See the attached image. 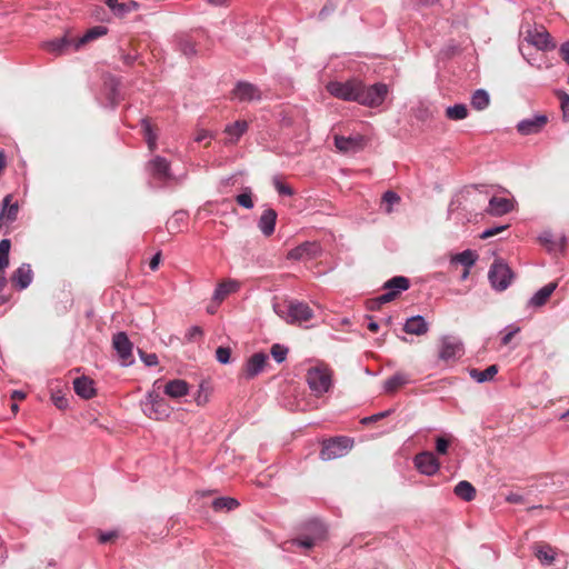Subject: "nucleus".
Here are the masks:
<instances>
[{"mask_svg":"<svg viewBox=\"0 0 569 569\" xmlns=\"http://www.w3.org/2000/svg\"><path fill=\"white\" fill-rule=\"evenodd\" d=\"M138 353H139V357L141 359V361L147 366V367H153V366H157L158 365V356L156 353H147L142 350H138Z\"/></svg>","mask_w":569,"mask_h":569,"instance_id":"obj_51","label":"nucleus"},{"mask_svg":"<svg viewBox=\"0 0 569 569\" xmlns=\"http://www.w3.org/2000/svg\"><path fill=\"white\" fill-rule=\"evenodd\" d=\"M176 46L177 49L188 58L193 57L197 53L194 42L189 36L182 34L177 37Z\"/></svg>","mask_w":569,"mask_h":569,"instance_id":"obj_39","label":"nucleus"},{"mask_svg":"<svg viewBox=\"0 0 569 569\" xmlns=\"http://www.w3.org/2000/svg\"><path fill=\"white\" fill-rule=\"evenodd\" d=\"M161 252H157L150 260L149 267L151 270H156L159 267Z\"/></svg>","mask_w":569,"mask_h":569,"instance_id":"obj_64","label":"nucleus"},{"mask_svg":"<svg viewBox=\"0 0 569 569\" xmlns=\"http://www.w3.org/2000/svg\"><path fill=\"white\" fill-rule=\"evenodd\" d=\"M183 218L182 212H176L173 218L167 222V229L170 232H174L178 230L179 220Z\"/></svg>","mask_w":569,"mask_h":569,"instance_id":"obj_56","label":"nucleus"},{"mask_svg":"<svg viewBox=\"0 0 569 569\" xmlns=\"http://www.w3.org/2000/svg\"><path fill=\"white\" fill-rule=\"evenodd\" d=\"M247 130L248 122L244 120H237L228 124L224 129V132L230 137L227 143H236Z\"/></svg>","mask_w":569,"mask_h":569,"instance_id":"obj_32","label":"nucleus"},{"mask_svg":"<svg viewBox=\"0 0 569 569\" xmlns=\"http://www.w3.org/2000/svg\"><path fill=\"white\" fill-rule=\"evenodd\" d=\"M307 383L315 396L321 397L332 388V370L323 365L307 370Z\"/></svg>","mask_w":569,"mask_h":569,"instance_id":"obj_4","label":"nucleus"},{"mask_svg":"<svg viewBox=\"0 0 569 569\" xmlns=\"http://www.w3.org/2000/svg\"><path fill=\"white\" fill-rule=\"evenodd\" d=\"M415 467L426 476H433L440 468V462L431 451H423L416 455Z\"/></svg>","mask_w":569,"mask_h":569,"instance_id":"obj_13","label":"nucleus"},{"mask_svg":"<svg viewBox=\"0 0 569 569\" xmlns=\"http://www.w3.org/2000/svg\"><path fill=\"white\" fill-rule=\"evenodd\" d=\"M560 56H561L562 60L566 61L567 64H569V41L561 44Z\"/></svg>","mask_w":569,"mask_h":569,"instance_id":"obj_62","label":"nucleus"},{"mask_svg":"<svg viewBox=\"0 0 569 569\" xmlns=\"http://www.w3.org/2000/svg\"><path fill=\"white\" fill-rule=\"evenodd\" d=\"M116 537H117V532L116 531L100 532V535H99V542L100 543H107V542L111 541Z\"/></svg>","mask_w":569,"mask_h":569,"instance_id":"obj_60","label":"nucleus"},{"mask_svg":"<svg viewBox=\"0 0 569 569\" xmlns=\"http://www.w3.org/2000/svg\"><path fill=\"white\" fill-rule=\"evenodd\" d=\"M239 501L231 497H220L212 501V507L216 511L233 510L239 507Z\"/></svg>","mask_w":569,"mask_h":569,"instance_id":"obj_42","label":"nucleus"},{"mask_svg":"<svg viewBox=\"0 0 569 569\" xmlns=\"http://www.w3.org/2000/svg\"><path fill=\"white\" fill-rule=\"evenodd\" d=\"M506 501H508L510 503H522L523 502V497L521 495H519V493L510 492L506 497Z\"/></svg>","mask_w":569,"mask_h":569,"instance_id":"obj_61","label":"nucleus"},{"mask_svg":"<svg viewBox=\"0 0 569 569\" xmlns=\"http://www.w3.org/2000/svg\"><path fill=\"white\" fill-rule=\"evenodd\" d=\"M529 43L535 46L537 49L547 51L556 48V43L552 42L550 33L543 28L528 30L525 38Z\"/></svg>","mask_w":569,"mask_h":569,"instance_id":"obj_14","label":"nucleus"},{"mask_svg":"<svg viewBox=\"0 0 569 569\" xmlns=\"http://www.w3.org/2000/svg\"><path fill=\"white\" fill-rule=\"evenodd\" d=\"M353 446V440L348 437H336L326 440L320 450V459L323 461L333 460L345 456Z\"/></svg>","mask_w":569,"mask_h":569,"instance_id":"obj_8","label":"nucleus"},{"mask_svg":"<svg viewBox=\"0 0 569 569\" xmlns=\"http://www.w3.org/2000/svg\"><path fill=\"white\" fill-rule=\"evenodd\" d=\"M163 392L172 399H178L188 395L189 385L182 379H173L166 383Z\"/></svg>","mask_w":569,"mask_h":569,"instance_id":"obj_28","label":"nucleus"},{"mask_svg":"<svg viewBox=\"0 0 569 569\" xmlns=\"http://www.w3.org/2000/svg\"><path fill=\"white\" fill-rule=\"evenodd\" d=\"M51 400L53 405L60 410H63L68 407V399L61 393H52Z\"/></svg>","mask_w":569,"mask_h":569,"instance_id":"obj_54","label":"nucleus"},{"mask_svg":"<svg viewBox=\"0 0 569 569\" xmlns=\"http://www.w3.org/2000/svg\"><path fill=\"white\" fill-rule=\"evenodd\" d=\"M465 353L462 341L453 336H443L440 339L439 359L443 361L458 360Z\"/></svg>","mask_w":569,"mask_h":569,"instance_id":"obj_10","label":"nucleus"},{"mask_svg":"<svg viewBox=\"0 0 569 569\" xmlns=\"http://www.w3.org/2000/svg\"><path fill=\"white\" fill-rule=\"evenodd\" d=\"M291 545L298 546V547H301L305 549H310L316 545V539L313 537L306 536V537H301V538L291 540Z\"/></svg>","mask_w":569,"mask_h":569,"instance_id":"obj_49","label":"nucleus"},{"mask_svg":"<svg viewBox=\"0 0 569 569\" xmlns=\"http://www.w3.org/2000/svg\"><path fill=\"white\" fill-rule=\"evenodd\" d=\"M508 227H509L508 224H501V226H497V227L487 228L486 230H483L481 232L480 238L488 239V238L493 237V236L498 234L499 232L506 230Z\"/></svg>","mask_w":569,"mask_h":569,"instance_id":"obj_53","label":"nucleus"},{"mask_svg":"<svg viewBox=\"0 0 569 569\" xmlns=\"http://www.w3.org/2000/svg\"><path fill=\"white\" fill-rule=\"evenodd\" d=\"M505 331L506 332L501 337V345L508 346L511 342L512 338L520 332V327L510 325L505 328Z\"/></svg>","mask_w":569,"mask_h":569,"instance_id":"obj_47","label":"nucleus"},{"mask_svg":"<svg viewBox=\"0 0 569 569\" xmlns=\"http://www.w3.org/2000/svg\"><path fill=\"white\" fill-rule=\"evenodd\" d=\"M429 330V325L420 315L407 319L403 325V331L409 335L422 336Z\"/></svg>","mask_w":569,"mask_h":569,"instance_id":"obj_24","label":"nucleus"},{"mask_svg":"<svg viewBox=\"0 0 569 569\" xmlns=\"http://www.w3.org/2000/svg\"><path fill=\"white\" fill-rule=\"evenodd\" d=\"M120 79L113 76H109L104 81L107 99L109 100L112 108H114L120 101Z\"/></svg>","mask_w":569,"mask_h":569,"instance_id":"obj_30","label":"nucleus"},{"mask_svg":"<svg viewBox=\"0 0 569 569\" xmlns=\"http://www.w3.org/2000/svg\"><path fill=\"white\" fill-rule=\"evenodd\" d=\"M146 170L158 188H166L171 183H180L186 176L176 177L171 171V163L161 156H154L146 163Z\"/></svg>","mask_w":569,"mask_h":569,"instance_id":"obj_1","label":"nucleus"},{"mask_svg":"<svg viewBox=\"0 0 569 569\" xmlns=\"http://www.w3.org/2000/svg\"><path fill=\"white\" fill-rule=\"evenodd\" d=\"M231 349L229 347H218L216 350V358L222 365L229 363Z\"/></svg>","mask_w":569,"mask_h":569,"instance_id":"obj_48","label":"nucleus"},{"mask_svg":"<svg viewBox=\"0 0 569 569\" xmlns=\"http://www.w3.org/2000/svg\"><path fill=\"white\" fill-rule=\"evenodd\" d=\"M498 373V366L491 365L485 370L470 369L469 376L478 383H483L491 380Z\"/></svg>","mask_w":569,"mask_h":569,"instance_id":"obj_38","label":"nucleus"},{"mask_svg":"<svg viewBox=\"0 0 569 569\" xmlns=\"http://www.w3.org/2000/svg\"><path fill=\"white\" fill-rule=\"evenodd\" d=\"M557 282H549L540 288L528 301V307L539 308L547 303L550 296L557 289Z\"/></svg>","mask_w":569,"mask_h":569,"instance_id":"obj_25","label":"nucleus"},{"mask_svg":"<svg viewBox=\"0 0 569 569\" xmlns=\"http://www.w3.org/2000/svg\"><path fill=\"white\" fill-rule=\"evenodd\" d=\"M326 89L337 99L359 103L361 80L351 78L346 81H329Z\"/></svg>","mask_w":569,"mask_h":569,"instance_id":"obj_5","label":"nucleus"},{"mask_svg":"<svg viewBox=\"0 0 569 569\" xmlns=\"http://www.w3.org/2000/svg\"><path fill=\"white\" fill-rule=\"evenodd\" d=\"M453 493L461 500L469 502L476 497V488L469 481L461 480L455 486Z\"/></svg>","mask_w":569,"mask_h":569,"instance_id":"obj_34","label":"nucleus"},{"mask_svg":"<svg viewBox=\"0 0 569 569\" xmlns=\"http://www.w3.org/2000/svg\"><path fill=\"white\" fill-rule=\"evenodd\" d=\"M277 217L276 210L271 208L262 212L258 221V228L264 237H270L274 232Z\"/></svg>","mask_w":569,"mask_h":569,"instance_id":"obj_23","label":"nucleus"},{"mask_svg":"<svg viewBox=\"0 0 569 569\" xmlns=\"http://www.w3.org/2000/svg\"><path fill=\"white\" fill-rule=\"evenodd\" d=\"M140 123H141L142 133H143L144 140L147 142V146H148L149 150L151 152H153L157 149L158 136L154 132V130L150 123V120L148 118H142Z\"/></svg>","mask_w":569,"mask_h":569,"instance_id":"obj_37","label":"nucleus"},{"mask_svg":"<svg viewBox=\"0 0 569 569\" xmlns=\"http://www.w3.org/2000/svg\"><path fill=\"white\" fill-rule=\"evenodd\" d=\"M233 98L240 102H251L261 100L260 89L248 81H238L232 90Z\"/></svg>","mask_w":569,"mask_h":569,"instance_id":"obj_12","label":"nucleus"},{"mask_svg":"<svg viewBox=\"0 0 569 569\" xmlns=\"http://www.w3.org/2000/svg\"><path fill=\"white\" fill-rule=\"evenodd\" d=\"M336 10V4L333 2H327L322 9L319 11L318 18L320 20L326 19L329 14H331Z\"/></svg>","mask_w":569,"mask_h":569,"instance_id":"obj_58","label":"nucleus"},{"mask_svg":"<svg viewBox=\"0 0 569 569\" xmlns=\"http://www.w3.org/2000/svg\"><path fill=\"white\" fill-rule=\"evenodd\" d=\"M548 118L545 114H536L532 118L522 119L517 124V131L521 136L539 133L547 124Z\"/></svg>","mask_w":569,"mask_h":569,"instance_id":"obj_15","label":"nucleus"},{"mask_svg":"<svg viewBox=\"0 0 569 569\" xmlns=\"http://www.w3.org/2000/svg\"><path fill=\"white\" fill-rule=\"evenodd\" d=\"M512 278V270L501 260H496L488 272L489 282L497 291L506 290L510 286Z\"/></svg>","mask_w":569,"mask_h":569,"instance_id":"obj_9","label":"nucleus"},{"mask_svg":"<svg viewBox=\"0 0 569 569\" xmlns=\"http://www.w3.org/2000/svg\"><path fill=\"white\" fill-rule=\"evenodd\" d=\"M535 555L543 566H550L556 558V551L549 545H539L535 547Z\"/></svg>","mask_w":569,"mask_h":569,"instance_id":"obj_36","label":"nucleus"},{"mask_svg":"<svg viewBox=\"0 0 569 569\" xmlns=\"http://www.w3.org/2000/svg\"><path fill=\"white\" fill-rule=\"evenodd\" d=\"M273 186L279 194L281 196H292L293 190L290 186L282 183L278 178L273 179Z\"/></svg>","mask_w":569,"mask_h":569,"instance_id":"obj_52","label":"nucleus"},{"mask_svg":"<svg viewBox=\"0 0 569 569\" xmlns=\"http://www.w3.org/2000/svg\"><path fill=\"white\" fill-rule=\"evenodd\" d=\"M468 116L467 106L463 103H456L446 109V117L450 120H462Z\"/></svg>","mask_w":569,"mask_h":569,"instance_id":"obj_43","label":"nucleus"},{"mask_svg":"<svg viewBox=\"0 0 569 569\" xmlns=\"http://www.w3.org/2000/svg\"><path fill=\"white\" fill-rule=\"evenodd\" d=\"M410 280L405 276H395L382 286L387 290L385 293L371 301V309L379 308L381 305L393 301L402 291L408 290Z\"/></svg>","mask_w":569,"mask_h":569,"instance_id":"obj_6","label":"nucleus"},{"mask_svg":"<svg viewBox=\"0 0 569 569\" xmlns=\"http://www.w3.org/2000/svg\"><path fill=\"white\" fill-rule=\"evenodd\" d=\"M490 102L489 93L485 89H477L471 96V106L476 110H485Z\"/></svg>","mask_w":569,"mask_h":569,"instance_id":"obj_40","label":"nucleus"},{"mask_svg":"<svg viewBox=\"0 0 569 569\" xmlns=\"http://www.w3.org/2000/svg\"><path fill=\"white\" fill-rule=\"evenodd\" d=\"M137 59V56H132L130 53H122L121 60L126 66H132Z\"/></svg>","mask_w":569,"mask_h":569,"instance_id":"obj_63","label":"nucleus"},{"mask_svg":"<svg viewBox=\"0 0 569 569\" xmlns=\"http://www.w3.org/2000/svg\"><path fill=\"white\" fill-rule=\"evenodd\" d=\"M513 210V201L508 198L491 197L486 212L492 217H500Z\"/></svg>","mask_w":569,"mask_h":569,"instance_id":"obj_20","label":"nucleus"},{"mask_svg":"<svg viewBox=\"0 0 569 569\" xmlns=\"http://www.w3.org/2000/svg\"><path fill=\"white\" fill-rule=\"evenodd\" d=\"M108 28L104 26H96L93 28H90L87 30V32L76 40L73 50H79V48L83 44H86L89 41H92L97 38H100L104 34H107Z\"/></svg>","mask_w":569,"mask_h":569,"instance_id":"obj_33","label":"nucleus"},{"mask_svg":"<svg viewBox=\"0 0 569 569\" xmlns=\"http://www.w3.org/2000/svg\"><path fill=\"white\" fill-rule=\"evenodd\" d=\"M104 3L119 18L126 17L131 11L138 10L140 4L136 1L119 2V0H104Z\"/></svg>","mask_w":569,"mask_h":569,"instance_id":"obj_26","label":"nucleus"},{"mask_svg":"<svg viewBox=\"0 0 569 569\" xmlns=\"http://www.w3.org/2000/svg\"><path fill=\"white\" fill-rule=\"evenodd\" d=\"M449 448V440L443 437H437L436 451L439 455H446Z\"/></svg>","mask_w":569,"mask_h":569,"instance_id":"obj_55","label":"nucleus"},{"mask_svg":"<svg viewBox=\"0 0 569 569\" xmlns=\"http://www.w3.org/2000/svg\"><path fill=\"white\" fill-rule=\"evenodd\" d=\"M274 312L290 325L307 322L313 318L312 309L302 301L290 300L286 305H274Z\"/></svg>","mask_w":569,"mask_h":569,"instance_id":"obj_2","label":"nucleus"},{"mask_svg":"<svg viewBox=\"0 0 569 569\" xmlns=\"http://www.w3.org/2000/svg\"><path fill=\"white\" fill-rule=\"evenodd\" d=\"M74 392L82 399H91L96 396L94 381L87 377L81 376L73 380Z\"/></svg>","mask_w":569,"mask_h":569,"instance_id":"obj_21","label":"nucleus"},{"mask_svg":"<svg viewBox=\"0 0 569 569\" xmlns=\"http://www.w3.org/2000/svg\"><path fill=\"white\" fill-rule=\"evenodd\" d=\"M319 253L320 246L317 242L306 241L291 249L287 258L290 260H310L317 258Z\"/></svg>","mask_w":569,"mask_h":569,"instance_id":"obj_16","label":"nucleus"},{"mask_svg":"<svg viewBox=\"0 0 569 569\" xmlns=\"http://www.w3.org/2000/svg\"><path fill=\"white\" fill-rule=\"evenodd\" d=\"M12 196L7 194L2 200V210L0 211V221L6 219L8 222H13L18 216V203H12Z\"/></svg>","mask_w":569,"mask_h":569,"instance_id":"obj_31","label":"nucleus"},{"mask_svg":"<svg viewBox=\"0 0 569 569\" xmlns=\"http://www.w3.org/2000/svg\"><path fill=\"white\" fill-rule=\"evenodd\" d=\"M112 346L123 367H129L134 362L132 355L133 343L130 341L126 332H117L112 338Z\"/></svg>","mask_w":569,"mask_h":569,"instance_id":"obj_11","label":"nucleus"},{"mask_svg":"<svg viewBox=\"0 0 569 569\" xmlns=\"http://www.w3.org/2000/svg\"><path fill=\"white\" fill-rule=\"evenodd\" d=\"M33 279V272L29 263H22L12 274V283L23 290L30 286Z\"/></svg>","mask_w":569,"mask_h":569,"instance_id":"obj_22","label":"nucleus"},{"mask_svg":"<svg viewBox=\"0 0 569 569\" xmlns=\"http://www.w3.org/2000/svg\"><path fill=\"white\" fill-rule=\"evenodd\" d=\"M335 146L341 152L356 153L363 148L365 138L362 136H355V137L336 136L335 137Z\"/></svg>","mask_w":569,"mask_h":569,"instance_id":"obj_18","label":"nucleus"},{"mask_svg":"<svg viewBox=\"0 0 569 569\" xmlns=\"http://www.w3.org/2000/svg\"><path fill=\"white\" fill-rule=\"evenodd\" d=\"M240 284L236 280H227L220 282L214 289L212 300L217 303L223 301L230 293L236 292L239 289Z\"/></svg>","mask_w":569,"mask_h":569,"instance_id":"obj_29","label":"nucleus"},{"mask_svg":"<svg viewBox=\"0 0 569 569\" xmlns=\"http://www.w3.org/2000/svg\"><path fill=\"white\" fill-rule=\"evenodd\" d=\"M477 261L475 251L467 249L451 258V263H460L465 268H471Z\"/></svg>","mask_w":569,"mask_h":569,"instance_id":"obj_41","label":"nucleus"},{"mask_svg":"<svg viewBox=\"0 0 569 569\" xmlns=\"http://www.w3.org/2000/svg\"><path fill=\"white\" fill-rule=\"evenodd\" d=\"M422 6L430 7L439 4L440 7L450 6L451 0H419Z\"/></svg>","mask_w":569,"mask_h":569,"instance_id":"obj_59","label":"nucleus"},{"mask_svg":"<svg viewBox=\"0 0 569 569\" xmlns=\"http://www.w3.org/2000/svg\"><path fill=\"white\" fill-rule=\"evenodd\" d=\"M288 351L289 350L287 347L279 345V343H274L270 350L271 356L278 363H281L287 359Z\"/></svg>","mask_w":569,"mask_h":569,"instance_id":"obj_46","label":"nucleus"},{"mask_svg":"<svg viewBox=\"0 0 569 569\" xmlns=\"http://www.w3.org/2000/svg\"><path fill=\"white\" fill-rule=\"evenodd\" d=\"M10 248L11 241L9 239H2L0 241V291L7 284L6 269L9 267Z\"/></svg>","mask_w":569,"mask_h":569,"instance_id":"obj_27","label":"nucleus"},{"mask_svg":"<svg viewBox=\"0 0 569 569\" xmlns=\"http://www.w3.org/2000/svg\"><path fill=\"white\" fill-rule=\"evenodd\" d=\"M268 356L264 352L253 353L247 361L243 368L246 379H252L261 373L267 365Z\"/></svg>","mask_w":569,"mask_h":569,"instance_id":"obj_17","label":"nucleus"},{"mask_svg":"<svg viewBox=\"0 0 569 569\" xmlns=\"http://www.w3.org/2000/svg\"><path fill=\"white\" fill-rule=\"evenodd\" d=\"M389 94V87L383 82H376L367 86L361 80L360 100L359 104L367 108L380 107Z\"/></svg>","mask_w":569,"mask_h":569,"instance_id":"obj_7","label":"nucleus"},{"mask_svg":"<svg viewBox=\"0 0 569 569\" xmlns=\"http://www.w3.org/2000/svg\"><path fill=\"white\" fill-rule=\"evenodd\" d=\"M400 197L395 191L388 190L382 196V204H385V211L387 213L392 212V206L399 203Z\"/></svg>","mask_w":569,"mask_h":569,"instance_id":"obj_45","label":"nucleus"},{"mask_svg":"<svg viewBox=\"0 0 569 569\" xmlns=\"http://www.w3.org/2000/svg\"><path fill=\"white\" fill-rule=\"evenodd\" d=\"M409 382L408 376L401 372H397L389 377L383 382V391L386 393H393L402 386L407 385Z\"/></svg>","mask_w":569,"mask_h":569,"instance_id":"obj_35","label":"nucleus"},{"mask_svg":"<svg viewBox=\"0 0 569 569\" xmlns=\"http://www.w3.org/2000/svg\"><path fill=\"white\" fill-rule=\"evenodd\" d=\"M74 43H76L74 39H71V38L64 36V37L44 42L43 48L47 51H49L56 56H60V54H64V53L74 52L76 51V50H73Z\"/></svg>","mask_w":569,"mask_h":569,"instance_id":"obj_19","label":"nucleus"},{"mask_svg":"<svg viewBox=\"0 0 569 569\" xmlns=\"http://www.w3.org/2000/svg\"><path fill=\"white\" fill-rule=\"evenodd\" d=\"M140 407L144 416L153 420L167 419L172 410L167 400L154 390L146 395L144 399L140 401Z\"/></svg>","mask_w":569,"mask_h":569,"instance_id":"obj_3","label":"nucleus"},{"mask_svg":"<svg viewBox=\"0 0 569 569\" xmlns=\"http://www.w3.org/2000/svg\"><path fill=\"white\" fill-rule=\"evenodd\" d=\"M562 117L566 121H569V94L562 93L560 97Z\"/></svg>","mask_w":569,"mask_h":569,"instance_id":"obj_57","label":"nucleus"},{"mask_svg":"<svg viewBox=\"0 0 569 569\" xmlns=\"http://www.w3.org/2000/svg\"><path fill=\"white\" fill-rule=\"evenodd\" d=\"M392 411H393L392 409H389V410H385V411L371 415L369 417H365L361 419L360 422L362 425H370V423L377 422V421L390 416Z\"/></svg>","mask_w":569,"mask_h":569,"instance_id":"obj_50","label":"nucleus"},{"mask_svg":"<svg viewBox=\"0 0 569 569\" xmlns=\"http://www.w3.org/2000/svg\"><path fill=\"white\" fill-rule=\"evenodd\" d=\"M236 201L239 206L246 209H252L254 203L252 200V191L249 187H246L243 191L236 197Z\"/></svg>","mask_w":569,"mask_h":569,"instance_id":"obj_44","label":"nucleus"}]
</instances>
